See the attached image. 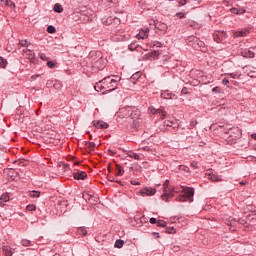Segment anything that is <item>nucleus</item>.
<instances>
[{"label":"nucleus","mask_w":256,"mask_h":256,"mask_svg":"<svg viewBox=\"0 0 256 256\" xmlns=\"http://www.w3.org/2000/svg\"><path fill=\"white\" fill-rule=\"evenodd\" d=\"M116 121H118V123H122L123 125L128 123V125L132 126L134 129H137L139 127V123H141L137 111L133 110L131 107L121 108L117 112Z\"/></svg>","instance_id":"f257e3e1"},{"label":"nucleus","mask_w":256,"mask_h":256,"mask_svg":"<svg viewBox=\"0 0 256 256\" xmlns=\"http://www.w3.org/2000/svg\"><path fill=\"white\" fill-rule=\"evenodd\" d=\"M175 193H179V191L175 190V188H169V180H166L163 184V194L161 195V199L168 202L170 199H173Z\"/></svg>","instance_id":"f03ea898"},{"label":"nucleus","mask_w":256,"mask_h":256,"mask_svg":"<svg viewBox=\"0 0 256 256\" xmlns=\"http://www.w3.org/2000/svg\"><path fill=\"white\" fill-rule=\"evenodd\" d=\"M183 195L179 196L178 201H190L193 202V196L195 195V190L193 188H183Z\"/></svg>","instance_id":"7ed1b4c3"},{"label":"nucleus","mask_w":256,"mask_h":256,"mask_svg":"<svg viewBox=\"0 0 256 256\" xmlns=\"http://www.w3.org/2000/svg\"><path fill=\"white\" fill-rule=\"evenodd\" d=\"M109 79L111 78L108 76L96 83V85L94 86L95 91L101 92L104 91V89H107L106 83L107 81H109Z\"/></svg>","instance_id":"20e7f679"},{"label":"nucleus","mask_w":256,"mask_h":256,"mask_svg":"<svg viewBox=\"0 0 256 256\" xmlns=\"http://www.w3.org/2000/svg\"><path fill=\"white\" fill-rule=\"evenodd\" d=\"M155 193H157V190L155 188H149V187H145L139 192V194L142 197H145V196L152 197V195H155Z\"/></svg>","instance_id":"39448f33"},{"label":"nucleus","mask_w":256,"mask_h":256,"mask_svg":"<svg viewBox=\"0 0 256 256\" xmlns=\"http://www.w3.org/2000/svg\"><path fill=\"white\" fill-rule=\"evenodd\" d=\"M149 111L153 115H160L161 119H165V117H167V112L162 108H159V109L149 108Z\"/></svg>","instance_id":"423d86ee"},{"label":"nucleus","mask_w":256,"mask_h":256,"mask_svg":"<svg viewBox=\"0 0 256 256\" xmlns=\"http://www.w3.org/2000/svg\"><path fill=\"white\" fill-rule=\"evenodd\" d=\"M149 37V28L140 29L136 35V39H147Z\"/></svg>","instance_id":"0eeeda50"},{"label":"nucleus","mask_w":256,"mask_h":256,"mask_svg":"<svg viewBox=\"0 0 256 256\" xmlns=\"http://www.w3.org/2000/svg\"><path fill=\"white\" fill-rule=\"evenodd\" d=\"M93 125L94 127H96V129H107L109 127V124H107V122L104 121H93Z\"/></svg>","instance_id":"6e6552de"},{"label":"nucleus","mask_w":256,"mask_h":256,"mask_svg":"<svg viewBox=\"0 0 256 256\" xmlns=\"http://www.w3.org/2000/svg\"><path fill=\"white\" fill-rule=\"evenodd\" d=\"M73 177H74V179H76V180L87 179V172H85V171L74 172V173H73Z\"/></svg>","instance_id":"1a4fd4ad"},{"label":"nucleus","mask_w":256,"mask_h":256,"mask_svg":"<svg viewBox=\"0 0 256 256\" xmlns=\"http://www.w3.org/2000/svg\"><path fill=\"white\" fill-rule=\"evenodd\" d=\"M115 85H117V80L111 79L110 82L107 80L106 89H109V91H115V88H111L115 87Z\"/></svg>","instance_id":"9d476101"},{"label":"nucleus","mask_w":256,"mask_h":256,"mask_svg":"<svg viewBox=\"0 0 256 256\" xmlns=\"http://www.w3.org/2000/svg\"><path fill=\"white\" fill-rule=\"evenodd\" d=\"M9 194L8 193H5V194H2L1 197H0V207H4L5 206V203H7L9 201Z\"/></svg>","instance_id":"9b49d317"},{"label":"nucleus","mask_w":256,"mask_h":256,"mask_svg":"<svg viewBox=\"0 0 256 256\" xmlns=\"http://www.w3.org/2000/svg\"><path fill=\"white\" fill-rule=\"evenodd\" d=\"M17 171H15V169L11 168L7 170V176L10 177V179H12V181H14V179L17 178Z\"/></svg>","instance_id":"f8f14e48"},{"label":"nucleus","mask_w":256,"mask_h":256,"mask_svg":"<svg viewBox=\"0 0 256 256\" xmlns=\"http://www.w3.org/2000/svg\"><path fill=\"white\" fill-rule=\"evenodd\" d=\"M127 155H128V157H130V159H135L136 161L141 160V156L133 151H128Z\"/></svg>","instance_id":"ddd939ff"},{"label":"nucleus","mask_w":256,"mask_h":256,"mask_svg":"<svg viewBox=\"0 0 256 256\" xmlns=\"http://www.w3.org/2000/svg\"><path fill=\"white\" fill-rule=\"evenodd\" d=\"M1 5H4L5 7L15 8V3L11 0H0Z\"/></svg>","instance_id":"4468645a"},{"label":"nucleus","mask_w":256,"mask_h":256,"mask_svg":"<svg viewBox=\"0 0 256 256\" xmlns=\"http://www.w3.org/2000/svg\"><path fill=\"white\" fill-rule=\"evenodd\" d=\"M2 251H3L4 255H6V256L13 255V252L11 251V247L10 246L4 245L2 247Z\"/></svg>","instance_id":"2eb2a0df"},{"label":"nucleus","mask_w":256,"mask_h":256,"mask_svg":"<svg viewBox=\"0 0 256 256\" xmlns=\"http://www.w3.org/2000/svg\"><path fill=\"white\" fill-rule=\"evenodd\" d=\"M247 33H249V31L247 30H240V31H236L234 32V37H246Z\"/></svg>","instance_id":"dca6fc26"},{"label":"nucleus","mask_w":256,"mask_h":256,"mask_svg":"<svg viewBox=\"0 0 256 256\" xmlns=\"http://www.w3.org/2000/svg\"><path fill=\"white\" fill-rule=\"evenodd\" d=\"M242 55L243 57H248L249 59H253V57H255V53H253L251 50H244Z\"/></svg>","instance_id":"f3484780"},{"label":"nucleus","mask_w":256,"mask_h":256,"mask_svg":"<svg viewBox=\"0 0 256 256\" xmlns=\"http://www.w3.org/2000/svg\"><path fill=\"white\" fill-rule=\"evenodd\" d=\"M28 59H35V53L31 50H23Z\"/></svg>","instance_id":"a211bd4d"},{"label":"nucleus","mask_w":256,"mask_h":256,"mask_svg":"<svg viewBox=\"0 0 256 256\" xmlns=\"http://www.w3.org/2000/svg\"><path fill=\"white\" fill-rule=\"evenodd\" d=\"M54 11L56 13H63V6H61V4H59V3H56L54 5Z\"/></svg>","instance_id":"6ab92c4d"},{"label":"nucleus","mask_w":256,"mask_h":256,"mask_svg":"<svg viewBox=\"0 0 256 256\" xmlns=\"http://www.w3.org/2000/svg\"><path fill=\"white\" fill-rule=\"evenodd\" d=\"M221 39H223V33H215L214 34V41H216V43H219L221 41Z\"/></svg>","instance_id":"aec40b11"},{"label":"nucleus","mask_w":256,"mask_h":256,"mask_svg":"<svg viewBox=\"0 0 256 256\" xmlns=\"http://www.w3.org/2000/svg\"><path fill=\"white\" fill-rule=\"evenodd\" d=\"M123 245H125V242L123 240H116L114 247H116L117 249H121Z\"/></svg>","instance_id":"412c9836"},{"label":"nucleus","mask_w":256,"mask_h":256,"mask_svg":"<svg viewBox=\"0 0 256 256\" xmlns=\"http://www.w3.org/2000/svg\"><path fill=\"white\" fill-rule=\"evenodd\" d=\"M86 147L89 149V151H95L96 144L95 142H88L86 143Z\"/></svg>","instance_id":"4be33fe9"},{"label":"nucleus","mask_w":256,"mask_h":256,"mask_svg":"<svg viewBox=\"0 0 256 256\" xmlns=\"http://www.w3.org/2000/svg\"><path fill=\"white\" fill-rule=\"evenodd\" d=\"M21 245H22L23 247H30L31 241H30V240H27V239H23V240L21 241Z\"/></svg>","instance_id":"5701e85b"},{"label":"nucleus","mask_w":256,"mask_h":256,"mask_svg":"<svg viewBox=\"0 0 256 256\" xmlns=\"http://www.w3.org/2000/svg\"><path fill=\"white\" fill-rule=\"evenodd\" d=\"M116 170H117V175H123L124 171L121 165L117 164L116 165Z\"/></svg>","instance_id":"b1692460"},{"label":"nucleus","mask_w":256,"mask_h":256,"mask_svg":"<svg viewBox=\"0 0 256 256\" xmlns=\"http://www.w3.org/2000/svg\"><path fill=\"white\" fill-rule=\"evenodd\" d=\"M78 233H79V235L85 236V235H87V230L83 227H80V228H78Z\"/></svg>","instance_id":"393cba45"},{"label":"nucleus","mask_w":256,"mask_h":256,"mask_svg":"<svg viewBox=\"0 0 256 256\" xmlns=\"http://www.w3.org/2000/svg\"><path fill=\"white\" fill-rule=\"evenodd\" d=\"M19 45L20 47H29V42L27 40H21Z\"/></svg>","instance_id":"a878e982"},{"label":"nucleus","mask_w":256,"mask_h":256,"mask_svg":"<svg viewBox=\"0 0 256 256\" xmlns=\"http://www.w3.org/2000/svg\"><path fill=\"white\" fill-rule=\"evenodd\" d=\"M41 195L39 191H32L30 192V197L37 198Z\"/></svg>","instance_id":"bb28decb"},{"label":"nucleus","mask_w":256,"mask_h":256,"mask_svg":"<svg viewBox=\"0 0 256 256\" xmlns=\"http://www.w3.org/2000/svg\"><path fill=\"white\" fill-rule=\"evenodd\" d=\"M157 225H158V227H166L167 222H165L164 220H158Z\"/></svg>","instance_id":"cd10ccee"},{"label":"nucleus","mask_w":256,"mask_h":256,"mask_svg":"<svg viewBox=\"0 0 256 256\" xmlns=\"http://www.w3.org/2000/svg\"><path fill=\"white\" fill-rule=\"evenodd\" d=\"M47 31L48 33H52V34L57 32V30L55 29V26H48Z\"/></svg>","instance_id":"c85d7f7f"},{"label":"nucleus","mask_w":256,"mask_h":256,"mask_svg":"<svg viewBox=\"0 0 256 256\" xmlns=\"http://www.w3.org/2000/svg\"><path fill=\"white\" fill-rule=\"evenodd\" d=\"M196 43H197L198 48H200V49L205 47V42L200 41L199 39H196Z\"/></svg>","instance_id":"c756f323"},{"label":"nucleus","mask_w":256,"mask_h":256,"mask_svg":"<svg viewBox=\"0 0 256 256\" xmlns=\"http://www.w3.org/2000/svg\"><path fill=\"white\" fill-rule=\"evenodd\" d=\"M0 66L3 68L7 67V60L0 57Z\"/></svg>","instance_id":"7c9ffc66"},{"label":"nucleus","mask_w":256,"mask_h":256,"mask_svg":"<svg viewBox=\"0 0 256 256\" xmlns=\"http://www.w3.org/2000/svg\"><path fill=\"white\" fill-rule=\"evenodd\" d=\"M158 29H160L161 31H167V24H160L158 26Z\"/></svg>","instance_id":"2f4dec72"},{"label":"nucleus","mask_w":256,"mask_h":256,"mask_svg":"<svg viewBox=\"0 0 256 256\" xmlns=\"http://www.w3.org/2000/svg\"><path fill=\"white\" fill-rule=\"evenodd\" d=\"M39 57H40V59H42V61H48V57H47V55H45L44 53H40L39 54Z\"/></svg>","instance_id":"473e14b6"},{"label":"nucleus","mask_w":256,"mask_h":256,"mask_svg":"<svg viewBox=\"0 0 256 256\" xmlns=\"http://www.w3.org/2000/svg\"><path fill=\"white\" fill-rule=\"evenodd\" d=\"M27 211H35L36 207L35 205L33 204H29L27 207H26Z\"/></svg>","instance_id":"72a5a7b5"},{"label":"nucleus","mask_w":256,"mask_h":256,"mask_svg":"<svg viewBox=\"0 0 256 256\" xmlns=\"http://www.w3.org/2000/svg\"><path fill=\"white\" fill-rule=\"evenodd\" d=\"M189 3H191L192 5H199L201 4V0H189Z\"/></svg>","instance_id":"f704fd0d"},{"label":"nucleus","mask_w":256,"mask_h":256,"mask_svg":"<svg viewBox=\"0 0 256 256\" xmlns=\"http://www.w3.org/2000/svg\"><path fill=\"white\" fill-rule=\"evenodd\" d=\"M176 17H178L179 19H185V13H183V12H178V13L176 14Z\"/></svg>","instance_id":"c9c22d12"},{"label":"nucleus","mask_w":256,"mask_h":256,"mask_svg":"<svg viewBox=\"0 0 256 256\" xmlns=\"http://www.w3.org/2000/svg\"><path fill=\"white\" fill-rule=\"evenodd\" d=\"M161 97H162L163 99H172L171 95H169L168 93H162V94H161Z\"/></svg>","instance_id":"e433bc0d"},{"label":"nucleus","mask_w":256,"mask_h":256,"mask_svg":"<svg viewBox=\"0 0 256 256\" xmlns=\"http://www.w3.org/2000/svg\"><path fill=\"white\" fill-rule=\"evenodd\" d=\"M164 124H165L167 127H173L174 122L167 120V121L164 122Z\"/></svg>","instance_id":"4c0bfd02"},{"label":"nucleus","mask_w":256,"mask_h":256,"mask_svg":"<svg viewBox=\"0 0 256 256\" xmlns=\"http://www.w3.org/2000/svg\"><path fill=\"white\" fill-rule=\"evenodd\" d=\"M211 181H221V178H219V176H215V175H212L210 177Z\"/></svg>","instance_id":"58836bf2"},{"label":"nucleus","mask_w":256,"mask_h":256,"mask_svg":"<svg viewBox=\"0 0 256 256\" xmlns=\"http://www.w3.org/2000/svg\"><path fill=\"white\" fill-rule=\"evenodd\" d=\"M159 56V51L157 50H154L152 53H151V57H158Z\"/></svg>","instance_id":"ea45409f"},{"label":"nucleus","mask_w":256,"mask_h":256,"mask_svg":"<svg viewBox=\"0 0 256 256\" xmlns=\"http://www.w3.org/2000/svg\"><path fill=\"white\" fill-rule=\"evenodd\" d=\"M228 77H230V79H237V74L230 73V74H228Z\"/></svg>","instance_id":"a19ab883"},{"label":"nucleus","mask_w":256,"mask_h":256,"mask_svg":"<svg viewBox=\"0 0 256 256\" xmlns=\"http://www.w3.org/2000/svg\"><path fill=\"white\" fill-rule=\"evenodd\" d=\"M179 5H187L188 0H177Z\"/></svg>","instance_id":"79ce46f5"},{"label":"nucleus","mask_w":256,"mask_h":256,"mask_svg":"<svg viewBox=\"0 0 256 256\" xmlns=\"http://www.w3.org/2000/svg\"><path fill=\"white\" fill-rule=\"evenodd\" d=\"M129 49L133 51V49H137V45H135V43H132L129 45Z\"/></svg>","instance_id":"37998d69"},{"label":"nucleus","mask_w":256,"mask_h":256,"mask_svg":"<svg viewBox=\"0 0 256 256\" xmlns=\"http://www.w3.org/2000/svg\"><path fill=\"white\" fill-rule=\"evenodd\" d=\"M47 65H48V67H49L50 69H53V67H55V64H54L53 62H51V61H48V62H47Z\"/></svg>","instance_id":"c03bdc74"},{"label":"nucleus","mask_w":256,"mask_h":256,"mask_svg":"<svg viewBox=\"0 0 256 256\" xmlns=\"http://www.w3.org/2000/svg\"><path fill=\"white\" fill-rule=\"evenodd\" d=\"M222 83H223V85H229V79L224 78Z\"/></svg>","instance_id":"a18cd8bd"},{"label":"nucleus","mask_w":256,"mask_h":256,"mask_svg":"<svg viewBox=\"0 0 256 256\" xmlns=\"http://www.w3.org/2000/svg\"><path fill=\"white\" fill-rule=\"evenodd\" d=\"M150 223H151L152 225H155V223H157V219H156V218H151V219H150Z\"/></svg>","instance_id":"49530a36"},{"label":"nucleus","mask_w":256,"mask_h":256,"mask_svg":"<svg viewBox=\"0 0 256 256\" xmlns=\"http://www.w3.org/2000/svg\"><path fill=\"white\" fill-rule=\"evenodd\" d=\"M191 167L192 169H197V162H192Z\"/></svg>","instance_id":"de8ad7c7"},{"label":"nucleus","mask_w":256,"mask_h":256,"mask_svg":"<svg viewBox=\"0 0 256 256\" xmlns=\"http://www.w3.org/2000/svg\"><path fill=\"white\" fill-rule=\"evenodd\" d=\"M180 169H182V171H189V167L187 166H180Z\"/></svg>","instance_id":"09e8293b"},{"label":"nucleus","mask_w":256,"mask_h":256,"mask_svg":"<svg viewBox=\"0 0 256 256\" xmlns=\"http://www.w3.org/2000/svg\"><path fill=\"white\" fill-rule=\"evenodd\" d=\"M231 12H232V13H236V15H239V11H237V8H232V9H231Z\"/></svg>","instance_id":"8fccbe9b"},{"label":"nucleus","mask_w":256,"mask_h":256,"mask_svg":"<svg viewBox=\"0 0 256 256\" xmlns=\"http://www.w3.org/2000/svg\"><path fill=\"white\" fill-rule=\"evenodd\" d=\"M131 185H141V183H140V182H137V181H135V180H132V181H131Z\"/></svg>","instance_id":"3c124183"},{"label":"nucleus","mask_w":256,"mask_h":256,"mask_svg":"<svg viewBox=\"0 0 256 256\" xmlns=\"http://www.w3.org/2000/svg\"><path fill=\"white\" fill-rule=\"evenodd\" d=\"M212 91H213V93H219V87H214V88L212 89Z\"/></svg>","instance_id":"603ef678"},{"label":"nucleus","mask_w":256,"mask_h":256,"mask_svg":"<svg viewBox=\"0 0 256 256\" xmlns=\"http://www.w3.org/2000/svg\"><path fill=\"white\" fill-rule=\"evenodd\" d=\"M166 233H173V228H168V229L166 230Z\"/></svg>","instance_id":"864d4df0"},{"label":"nucleus","mask_w":256,"mask_h":256,"mask_svg":"<svg viewBox=\"0 0 256 256\" xmlns=\"http://www.w3.org/2000/svg\"><path fill=\"white\" fill-rule=\"evenodd\" d=\"M239 223H241L242 225H245V220H239Z\"/></svg>","instance_id":"5fc2aeb1"},{"label":"nucleus","mask_w":256,"mask_h":256,"mask_svg":"<svg viewBox=\"0 0 256 256\" xmlns=\"http://www.w3.org/2000/svg\"><path fill=\"white\" fill-rule=\"evenodd\" d=\"M173 250H174V251H179V247L174 246Z\"/></svg>","instance_id":"6e6d98bb"},{"label":"nucleus","mask_w":256,"mask_h":256,"mask_svg":"<svg viewBox=\"0 0 256 256\" xmlns=\"http://www.w3.org/2000/svg\"><path fill=\"white\" fill-rule=\"evenodd\" d=\"M252 139H256V133L251 135Z\"/></svg>","instance_id":"4d7b16f0"},{"label":"nucleus","mask_w":256,"mask_h":256,"mask_svg":"<svg viewBox=\"0 0 256 256\" xmlns=\"http://www.w3.org/2000/svg\"><path fill=\"white\" fill-rule=\"evenodd\" d=\"M37 77H39V75H34L32 76V79H37Z\"/></svg>","instance_id":"13d9d810"},{"label":"nucleus","mask_w":256,"mask_h":256,"mask_svg":"<svg viewBox=\"0 0 256 256\" xmlns=\"http://www.w3.org/2000/svg\"><path fill=\"white\" fill-rule=\"evenodd\" d=\"M154 235H156L157 239H159V233L154 232Z\"/></svg>","instance_id":"bf43d9fd"},{"label":"nucleus","mask_w":256,"mask_h":256,"mask_svg":"<svg viewBox=\"0 0 256 256\" xmlns=\"http://www.w3.org/2000/svg\"><path fill=\"white\" fill-rule=\"evenodd\" d=\"M182 93H187V92L185 91V89H182Z\"/></svg>","instance_id":"052dcab7"},{"label":"nucleus","mask_w":256,"mask_h":256,"mask_svg":"<svg viewBox=\"0 0 256 256\" xmlns=\"http://www.w3.org/2000/svg\"><path fill=\"white\" fill-rule=\"evenodd\" d=\"M230 225H233V220L230 221Z\"/></svg>","instance_id":"680f3d73"},{"label":"nucleus","mask_w":256,"mask_h":256,"mask_svg":"<svg viewBox=\"0 0 256 256\" xmlns=\"http://www.w3.org/2000/svg\"><path fill=\"white\" fill-rule=\"evenodd\" d=\"M240 184H241V185H245V183H244V182H241Z\"/></svg>","instance_id":"e2e57ef3"}]
</instances>
